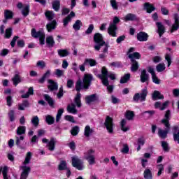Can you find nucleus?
Instances as JSON below:
<instances>
[{
    "mask_svg": "<svg viewBox=\"0 0 179 179\" xmlns=\"http://www.w3.org/2000/svg\"><path fill=\"white\" fill-rule=\"evenodd\" d=\"M157 169L158 170L157 176L158 177H160V176H162V173L164 171V166H163V164H159L157 166Z\"/></svg>",
    "mask_w": 179,
    "mask_h": 179,
    "instance_id": "nucleus-58",
    "label": "nucleus"
},
{
    "mask_svg": "<svg viewBox=\"0 0 179 179\" xmlns=\"http://www.w3.org/2000/svg\"><path fill=\"white\" fill-rule=\"evenodd\" d=\"M85 65H90V66H96L97 65V62L93 59H85Z\"/></svg>",
    "mask_w": 179,
    "mask_h": 179,
    "instance_id": "nucleus-37",
    "label": "nucleus"
},
{
    "mask_svg": "<svg viewBox=\"0 0 179 179\" xmlns=\"http://www.w3.org/2000/svg\"><path fill=\"white\" fill-rule=\"evenodd\" d=\"M58 170H59V171H62L64 170H68L66 161L62 160L60 162V164L58 166Z\"/></svg>",
    "mask_w": 179,
    "mask_h": 179,
    "instance_id": "nucleus-42",
    "label": "nucleus"
},
{
    "mask_svg": "<svg viewBox=\"0 0 179 179\" xmlns=\"http://www.w3.org/2000/svg\"><path fill=\"white\" fill-rule=\"evenodd\" d=\"M171 118V112L170 110H166L164 118L161 120V123L163 124L165 129H158V136L162 139H166L167 138V134L170 132L171 125L170 124V120Z\"/></svg>",
    "mask_w": 179,
    "mask_h": 179,
    "instance_id": "nucleus-1",
    "label": "nucleus"
},
{
    "mask_svg": "<svg viewBox=\"0 0 179 179\" xmlns=\"http://www.w3.org/2000/svg\"><path fill=\"white\" fill-rule=\"evenodd\" d=\"M148 72L151 74L152 82L155 83V85H160V79H159V78H157V76H156L155 69H153L152 66H149Z\"/></svg>",
    "mask_w": 179,
    "mask_h": 179,
    "instance_id": "nucleus-11",
    "label": "nucleus"
},
{
    "mask_svg": "<svg viewBox=\"0 0 179 179\" xmlns=\"http://www.w3.org/2000/svg\"><path fill=\"white\" fill-rule=\"evenodd\" d=\"M97 100H99L97 94H93L85 96V102L87 104H92V103H94V101H97Z\"/></svg>",
    "mask_w": 179,
    "mask_h": 179,
    "instance_id": "nucleus-14",
    "label": "nucleus"
},
{
    "mask_svg": "<svg viewBox=\"0 0 179 179\" xmlns=\"http://www.w3.org/2000/svg\"><path fill=\"white\" fill-rule=\"evenodd\" d=\"M20 169L22 170L20 179H27V177H29V173H30L31 170L30 166H22Z\"/></svg>",
    "mask_w": 179,
    "mask_h": 179,
    "instance_id": "nucleus-13",
    "label": "nucleus"
},
{
    "mask_svg": "<svg viewBox=\"0 0 179 179\" xmlns=\"http://www.w3.org/2000/svg\"><path fill=\"white\" fill-rule=\"evenodd\" d=\"M128 57L131 61H136L135 59H141V54L138 52H135L134 53H129Z\"/></svg>",
    "mask_w": 179,
    "mask_h": 179,
    "instance_id": "nucleus-36",
    "label": "nucleus"
},
{
    "mask_svg": "<svg viewBox=\"0 0 179 179\" xmlns=\"http://www.w3.org/2000/svg\"><path fill=\"white\" fill-rule=\"evenodd\" d=\"M31 123L32 124L33 127L37 128L40 124V119H38V116H34L31 120Z\"/></svg>",
    "mask_w": 179,
    "mask_h": 179,
    "instance_id": "nucleus-41",
    "label": "nucleus"
},
{
    "mask_svg": "<svg viewBox=\"0 0 179 179\" xmlns=\"http://www.w3.org/2000/svg\"><path fill=\"white\" fill-rule=\"evenodd\" d=\"M21 12L24 17H27V16H29V13H30V5H24Z\"/></svg>",
    "mask_w": 179,
    "mask_h": 179,
    "instance_id": "nucleus-31",
    "label": "nucleus"
},
{
    "mask_svg": "<svg viewBox=\"0 0 179 179\" xmlns=\"http://www.w3.org/2000/svg\"><path fill=\"white\" fill-rule=\"evenodd\" d=\"M72 166L77 169V170H83L85 166H83V162L82 159H79L78 156H74L71 157Z\"/></svg>",
    "mask_w": 179,
    "mask_h": 179,
    "instance_id": "nucleus-9",
    "label": "nucleus"
},
{
    "mask_svg": "<svg viewBox=\"0 0 179 179\" xmlns=\"http://www.w3.org/2000/svg\"><path fill=\"white\" fill-rule=\"evenodd\" d=\"M49 85H48V89L50 92H54V90H58V83H55L52 80H48Z\"/></svg>",
    "mask_w": 179,
    "mask_h": 179,
    "instance_id": "nucleus-20",
    "label": "nucleus"
},
{
    "mask_svg": "<svg viewBox=\"0 0 179 179\" xmlns=\"http://www.w3.org/2000/svg\"><path fill=\"white\" fill-rule=\"evenodd\" d=\"M36 66H38V68H41V69H44V68L47 66V64H45V62L41 60L37 62Z\"/></svg>",
    "mask_w": 179,
    "mask_h": 179,
    "instance_id": "nucleus-60",
    "label": "nucleus"
},
{
    "mask_svg": "<svg viewBox=\"0 0 179 179\" xmlns=\"http://www.w3.org/2000/svg\"><path fill=\"white\" fill-rule=\"evenodd\" d=\"M131 72H136V71L139 69V64L136 62V60L131 61Z\"/></svg>",
    "mask_w": 179,
    "mask_h": 179,
    "instance_id": "nucleus-38",
    "label": "nucleus"
},
{
    "mask_svg": "<svg viewBox=\"0 0 179 179\" xmlns=\"http://www.w3.org/2000/svg\"><path fill=\"white\" fill-rule=\"evenodd\" d=\"M58 99H62V97H64V87L61 86V87L59 89V92L57 94Z\"/></svg>",
    "mask_w": 179,
    "mask_h": 179,
    "instance_id": "nucleus-64",
    "label": "nucleus"
},
{
    "mask_svg": "<svg viewBox=\"0 0 179 179\" xmlns=\"http://www.w3.org/2000/svg\"><path fill=\"white\" fill-rule=\"evenodd\" d=\"M62 114H64V108L59 109L56 115V122H59V120H61Z\"/></svg>",
    "mask_w": 179,
    "mask_h": 179,
    "instance_id": "nucleus-57",
    "label": "nucleus"
},
{
    "mask_svg": "<svg viewBox=\"0 0 179 179\" xmlns=\"http://www.w3.org/2000/svg\"><path fill=\"white\" fill-rule=\"evenodd\" d=\"M152 100H162L164 99V96L160 93V92L155 90L152 94Z\"/></svg>",
    "mask_w": 179,
    "mask_h": 179,
    "instance_id": "nucleus-25",
    "label": "nucleus"
},
{
    "mask_svg": "<svg viewBox=\"0 0 179 179\" xmlns=\"http://www.w3.org/2000/svg\"><path fill=\"white\" fill-rule=\"evenodd\" d=\"M46 44L50 48H52V47L55 45V41H54V37H52V36L46 37Z\"/></svg>",
    "mask_w": 179,
    "mask_h": 179,
    "instance_id": "nucleus-30",
    "label": "nucleus"
},
{
    "mask_svg": "<svg viewBox=\"0 0 179 179\" xmlns=\"http://www.w3.org/2000/svg\"><path fill=\"white\" fill-rule=\"evenodd\" d=\"M80 97H82V94L78 92L75 98V103L77 106V107L80 108L82 107V103L80 102Z\"/></svg>",
    "mask_w": 179,
    "mask_h": 179,
    "instance_id": "nucleus-47",
    "label": "nucleus"
},
{
    "mask_svg": "<svg viewBox=\"0 0 179 179\" xmlns=\"http://www.w3.org/2000/svg\"><path fill=\"white\" fill-rule=\"evenodd\" d=\"M44 99L45 101H47L48 104L52 108H55V101L54 99H52L50 95L45 94L43 95Z\"/></svg>",
    "mask_w": 179,
    "mask_h": 179,
    "instance_id": "nucleus-17",
    "label": "nucleus"
},
{
    "mask_svg": "<svg viewBox=\"0 0 179 179\" xmlns=\"http://www.w3.org/2000/svg\"><path fill=\"white\" fill-rule=\"evenodd\" d=\"M64 73H65V71L64 70H61L59 69H57L55 71V75L57 78H61V77L64 76Z\"/></svg>",
    "mask_w": 179,
    "mask_h": 179,
    "instance_id": "nucleus-59",
    "label": "nucleus"
},
{
    "mask_svg": "<svg viewBox=\"0 0 179 179\" xmlns=\"http://www.w3.org/2000/svg\"><path fill=\"white\" fill-rule=\"evenodd\" d=\"M134 117H135V113H134V111L132 110H127L125 113V117L127 118V120H129V121L134 120Z\"/></svg>",
    "mask_w": 179,
    "mask_h": 179,
    "instance_id": "nucleus-44",
    "label": "nucleus"
},
{
    "mask_svg": "<svg viewBox=\"0 0 179 179\" xmlns=\"http://www.w3.org/2000/svg\"><path fill=\"white\" fill-rule=\"evenodd\" d=\"M50 76H51V70H47L43 76L38 80V83H44V82H45V79H48Z\"/></svg>",
    "mask_w": 179,
    "mask_h": 179,
    "instance_id": "nucleus-26",
    "label": "nucleus"
},
{
    "mask_svg": "<svg viewBox=\"0 0 179 179\" xmlns=\"http://www.w3.org/2000/svg\"><path fill=\"white\" fill-rule=\"evenodd\" d=\"M45 121L48 125H52V124L55 122V118L50 115H46Z\"/></svg>",
    "mask_w": 179,
    "mask_h": 179,
    "instance_id": "nucleus-51",
    "label": "nucleus"
},
{
    "mask_svg": "<svg viewBox=\"0 0 179 179\" xmlns=\"http://www.w3.org/2000/svg\"><path fill=\"white\" fill-rule=\"evenodd\" d=\"M129 79H131V74L127 73L123 77L121 78L120 83L122 84L127 83L128 80H129Z\"/></svg>",
    "mask_w": 179,
    "mask_h": 179,
    "instance_id": "nucleus-53",
    "label": "nucleus"
},
{
    "mask_svg": "<svg viewBox=\"0 0 179 179\" xmlns=\"http://www.w3.org/2000/svg\"><path fill=\"white\" fill-rule=\"evenodd\" d=\"M104 125L108 134L114 133V123L113 122V118L110 117V116H107L105 120Z\"/></svg>",
    "mask_w": 179,
    "mask_h": 179,
    "instance_id": "nucleus-10",
    "label": "nucleus"
},
{
    "mask_svg": "<svg viewBox=\"0 0 179 179\" xmlns=\"http://www.w3.org/2000/svg\"><path fill=\"white\" fill-rule=\"evenodd\" d=\"M93 82V76L92 74L85 73L82 80L79 79L76 83V90L80 92V90H87L92 85Z\"/></svg>",
    "mask_w": 179,
    "mask_h": 179,
    "instance_id": "nucleus-2",
    "label": "nucleus"
},
{
    "mask_svg": "<svg viewBox=\"0 0 179 179\" xmlns=\"http://www.w3.org/2000/svg\"><path fill=\"white\" fill-rule=\"evenodd\" d=\"M156 26L157 27V32L158 33L159 37H162L164 33H166V28L164 27V25L160 22H156Z\"/></svg>",
    "mask_w": 179,
    "mask_h": 179,
    "instance_id": "nucleus-15",
    "label": "nucleus"
},
{
    "mask_svg": "<svg viewBox=\"0 0 179 179\" xmlns=\"http://www.w3.org/2000/svg\"><path fill=\"white\" fill-rule=\"evenodd\" d=\"M0 171L2 172L3 179H9V177L8 176V172L9 171V168H8V166H6L3 167L0 166Z\"/></svg>",
    "mask_w": 179,
    "mask_h": 179,
    "instance_id": "nucleus-35",
    "label": "nucleus"
},
{
    "mask_svg": "<svg viewBox=\"0 0 179 179\" xmlns=\"http://www.w3.org/2000/svg\"><path fill=\"white\" fill-rule=\"evenodd\" d=\"M121 129L123 132H127V131H129V127H125L127 125V120L125 119L122 120L121 123Z\"/></svg>",
    "mask_w": 179,
    "mask_h": 179,
    "instance_id": "nucleus-52",
    "label": "nucleus"
},
{
    "mask_svg": "<svg viewBox=\"0 0 179 179\" xmlns=\"http://www.w3.org/2000/svg\"><path fill=\"white\" fill-rule=\"evenodd\" d=\"M57 143V140L55 138H51L50 141L48 142L47 147L48 150L53 152L55 150V144Z\"/></svg>",
    "mask_w": 179,
    "mask_h": 179,
    "instance_id": "nucleus-21",
    "label": "nucleus"
},
{
    "mask_svg": "<svg viewBox=\"0 0 179 179\" xmlns=\"http://www.w3.org/2000/svg\"><path fill=\"white\" fill-rule=\"evenodd\" d=\"M26 134V126H20L16 130L17 136H23Z\"/></svg>",
    "mask_w": 179,
    "mask_h": 179,
    "instance_id": "nucleus-33",
    "label": "nucleus"
},
{
    "mask_svg": "<svg viewBox=\"0 0 179 179\" xmlns=\"http://www.w3.org/2000/svg\"><path fill=\"white\" fill-rule=\"evenodd\" d=\"M126 22L136 20V15L135 14L129 13L124 17Z\"/></svg>",
    "mask_w": 179,
    "mask_h": 179,
    "instance_id": "nucleus-46",
    "label": "nucleus"
},
{
    "mask_svg": "<svg viewBox=\"0 0 179 179\" xmlns=\"http://www.w3.org/2000/svg\"><path fill=\"white\" fill-rule=\"evenodd\" d=\"M144 178H145V179H152V171H150V169H145L144 171Z\"/></svg>",
    "mask_w": 179,
    "mask_h": 179,
    "instance_id": "nucleus-54",
    "label": "nucleus"
},
{
    "mask_svg": "<svg viewBox=\"0 0 179 179\" xmlns=\"http://www.w3.org/2000/svg\"><path fill=\"white\" fill-rule=\"evenodd\" d=\"M162 146L164 152H169L170 150V148H169V143H167V142L162 141Z\"/></svg>",
    "mask_w": 179,
    "mask_h": 179,
    "instance_id": "nucleus-62",
    "label": "nucleus"
},
{
    "mask_svg": "<svg viewBox=\"0 0 179 179\" xmlns=\"http://www.w3.org/2000/svg\"><path fill=\"white\" fill-rule=\"evenodd\" d=\"M93 134H94V129L90 128V126L87 125L85 127L84 129V135L86 138H89L90 136H92V135H93Z\"/></svg>",
    "mask_w": 179,
    "mask_h": 179,
    "instance_id": "nucleus-22",
    "label": "nucleus"
},
{
    "mask_svg": "<svg viewBox=\"0 0 179 179\" xmlns=\"http://www.w3.org/2000/svg\"><path fill=\"white\" fill-rule=\"evenodd\" d=\"M144 10H146L147 13H152L154 10H156V8L153 6V4H150V3H145Z\"/></svg>",
    "mask_w": 179,
    "mask_h": 179,
    "instance_id": "nucleus-24",
    "label": "nucleus"
},
{
    "mask_svg": "<svg viewBox=\"0 0 179 179\" xmlns=\"http://www.w3.org/2000/svg\"><path fill=\"white\" fill-rule=\"evenodd\" d=\"M80 129H79L78 126L73 127L71 130V134L73 135V136H76L78 134H79V131Z\"/></svg>",
    "mask_w": 179,
    "mask_h": 179,
    "instance_id": "nucleus-55",
    "label": "nucleus"
},
{
    "mask_svg": "<svg viewBox=\"0 0 179 179\" xmlns=\"http://www.w3.org/2000/svg\"><path fill=\"white\" fill-rule=\"evenodd\" d=\"M57 53L58 55L62 57H68V55H69V52H68L67 50L59 49L57 50Z\"/></svg>",
    "mask_w": 179,
    "mask_h": 179,
    "instance_id": "nucleus-50",
    "label": "nucleus"
},
{
    "mask_svg": "<svg viewBox=\"0 0 179 179\" xmlns=\"http://www.w3.org/2000/svg\"><path fill=\"white\" fill-rule=\"evenodd\" d=\"M31 36L34 38H39L41 45L45 44V34L43 30L36 31V29H31Z\"/></svg>",
    "mask_w": 179,
    "mask_h": 179,
    "instance_id": "nucleus-5",
    "label": "nucleus"
},
{
    "mask_svg": "<svg viewBox=\"0 0 179 179\" xmlns=\"http://www.w3.org/2000/svg\"><path fill=\"white\" fill-rule=\"evenodd\" d=\"M82 26H83L82 21H80V20H78L73 24V29H74L76 31H78V30H80V27H82Z\"/></svg>",
    "mask_w": 179,
    "mask_h": 179,
    "instance_id": "nucleus-45",
    "label": "nucleus"
},
{
    "mask_svg": "<svg viewBox=\"0 0 179 179\" xmlns=\"http://www.w3.org/2000/svg\"><path fill=\"white\" fill-rule=\"evenodd\" d=\"M95 151L92 149L88 150L84 153V159L87 160L90 166L96 164V156H94Z\"/></svg>",
    "mask_w": 179,
    "mask_h": 179,
    "instance_id": "nucleus-6",
    "label": "nucleus"
},
{
    "mask_svg": "<svg viewBox=\"0 0 179 179\" xmlns=\"http://www.w3.org/2000/svg\"><path fill=\"white\" fill-rule=\"evenodd\" d=\"M11 36H12V28H8L6 29V34H5L6 38H10Z\"/></svg>",
    "mask_w": 179,
    "mask_h": 179,
    "instance_id": "nucleus-63",
    "label": "nucleus"
},
{
    "mask_svg": "<svg viewBox=\"0 0 179 179\" xmlns=\"http://www.w3.org/2000/svg\"><path fill=\"white\" fill-rule=\"evenodd\" d=\"M138 147H137V152L141 150V146H143L145 145V137L141 136L138 138L137 140Z\"/></svg>",
    "mask_w": 179,
    "mask_h": 179,
    "instance_id": "nucleus-40",
    "label": "nucleus"
},
{
    "mask_svg": "<svg viewBox=\"0 0 179 179\" xmlns=\"http://www.w3.org/2000/svg\"><path fill=\"white\" fill-rule=\"evenodd\" d=\"M110 5L114 10H118V3L115 0H110Z\"/></svg>",
    "mask_w": 179,
    "mask_h": 179,
    "instance_id": "nucleus-61",
    "label": "nucleus"
},
{
    "mask_svg": "<svg viewBox=\"0 0 179 179\" xmlns=\"http://www.w3.org/2000/svg\"><path fill=\"white\" fill-rule=\"evenodd\" d=\"M52 8L55 12H58L59 8H61V0H53L52 1Z\"/></svg>",
    "mask_w": 179,
    "mask_h": 179,
    "instance_id": "nucleus-28",
    "label": "nucleus"
},
{
    "mask_svg": "<svg viewBox=\"0 0 179 179\" xmlns=\"http://www.w3.org/2000/svg\"><path fill=\"white\" fill-rule=\"evenodd\" d=\"M31 156H33V154H31V152H28L27 153L25 159L23 162L24 166H27V164H30V160H31Z\"/></svg>",
    "mask_w": 179,
    "mask_h": 179,
    "instance_id": "nucleus-43",
    "label": "nucleus"
},
{
    "mask_svg": "<svg viewBox=\"0 0 179 179\" xmlns=\"http://www.w3.org/2000/svg\"><path fill=\"white\" fill-rule=\"evenodd\" d=\"M5 20H3V23H6L7 20L13 17V13L9 10H5L4 11Z\"/></svg>",
    "mask_w": 179,
    "mask_h": 179,
    "instance_id": "nucleus-32",
    "label": "nucleus"
},
{
    "mask_svg": "<svg viewBox=\"0 0 179 179\" xmlns=\"http://www.w3.org/2000/svg\"><path fill=\"white\" fill-rule=\"evenodd\" d=\"M34 94V90L33 89V87H30L28 89V91L26 94H24L21 96L22 99H29L30 96H33Z\"/></svg>",
    "mask_w": 179,
    "mask_h": 179,
    "instance_id": "nucleus-34",
    "label": "nucleus"
},
{
    "mask_svg": "<svg viewBox=\"0 0 179 179\" xmlns=\"http://www.w3.org/2000/svg\"><path fill=\"white\" fill-rule=\"evenodd\" d=\"M94 41L95 45H94V48L95 51H100V48L101 47H104L103 49V54H107L108 52V46L104 39L103 38V35L100 33H96L94 35Z\"/></svg>",
    "mask_w": 179,
    "mask_h": 179,
    "instance_id": "nucleus-3",
    "label": "nucleus"
},
{
    "mask_svg": "<svg viewBox=\"0 0 179 179\" xmlns=\"http://www.w3.org/2000/svg\"><path fill=\"white\" fill-rule=\"evenodd\" d=\"M24 141V136H15V145L20 149L24 150L26 147L23 145V141Z\"/></svg>",
    "mask_w": 179,
    "mask_h": 179,
    "instance_id": "nucleus-12",
    "label": "nucleus"
},
{
    "mask_svg": "<svg viewBox=\"0 0 179 179\" xmlns=\"http://www.w3.org/2000/svg\"><path fill=\"white\" fill-rule=\"evenodd\" d=\"M13 83L15 86H17L22 80H20V76L19 74H15V76L12 78Z\"/></svg>",
    "mask_w": 179,
    "mask_h": 179,
    "instance_id": "nucleus-49",
    "label": "nucleus"
},
{
    "mask_svg": "<svg viewBox=\"0 0 179 179\" xmlns=\"http://www.w3.org/2000/svg\"><path fill=\"white\" fill-rule=\"evenodd\" d=\"M29 101H23L22 103L18 105V110H24V109L29 107Z\"/></svg>",
    "mask_w": 179,
    "mask_h": 179,
    "instance_id": "nucleus-48",
    "label": "nucleus"
},
{
    "mask_svg": "<svg viewBox=\"0 0 179 179\" xmlns=\"http://www.w3.org/2000/svg\"><path fill=\"white\" fill-rule=\"evenodd\" d=\"M66 110L68 113H70V114H78V110H76V106H75V103L68 105Z\"/></svg>",
    "mask_w": 179,
    "mask_h": 179,
    "instance_id": "nucleus-29",
    "label": "nucleus"
},
{
    "mask_svg": "<svg viewBox=\"0 0 179 179\" xmlns=\"http://www.w3.org/2000/svg\"><path fill=\"white\" fill-rule=\"evenodd\" d=\"M57 27V21L53 20L51 22H49L46 25L47 30L49 33H51L52 30H55V28Z\"/></svg>",
    "mask_w": 179,
    "mask_h": 179,
    "instance_id": "nucleus-27",
    "label": "nucleus"
},
{
    "mask_svg": "<svg viewBox=\"0 0 179 179\" xmlns=\"http://www.w3.org/2000/svg\"><path fill=\"white\" fill-rule=\"evenodd\" d=\"M108 70L106 67H102L101 69V74H98L97 77L101 79L102 82V85L103 86H107L108 85Z\"/></svg>",
    "mask_w": 179,
    "mask_h": 179,
    "instance_id": "nucleus-7",
    "label": "nucleus"
},
{
    "mask_svg": "<svg viewBox=\"0 0 179 179\" xmlns=\"http://www.w3.org/2000/svg\"><path fill=\"white\" fill-rule=\"evenodd\" d=\"M173 141L179 143V127L178 126H173L172 127Z\"/></svg>",
    "mask_w": 179,
    "mask_h": 179,
    "instance_id": "nucleus-19",
    "label": "nucleus"
},
{
    "mask_svg": "<svg viewBox=\"0 0 179 179\" xmlns=\"http://www.w3.org/2000/svg\"><path fill=\"white\" fill-rule=\"evenodd\" d=\"M146 96H148V89L145 88L142 90L141 93H136L133 97L134 101L138 103V101H145Z\"/></svg>",
    "mask_w": 179,
    "mask_h": 179,
    "instance_id": "nucleus-8",
    "label": "nucleus"
},
{
    "mask_svg": "<svg viewBox=\"0 0 179 179\" xmlns=\"http://www.w3.org/2000/svg\"><path fill=\"white\" fill-rule=\"evenodd\" d=\"M173 17H174V20H175V23L173 24L172 28L171 29V33H173V31H176L177 30H178V27H179V17H178V13H175L173 15Z\"/></svg>",
    "mask_w": 179,
    "mask_h": 179,
    "instance_id": "nucleus-16",
    "label": "nucleus"
},
{
    "mask_svg": "<svg viewBox=\"0 0 179 179\" xmlns=\"http://www.w3.org/2000/svg\"><path fill=\"white\" fill-rule=\"evenodd\" d=\"M120 23V18L117 17H115L113 19V22L110 23L109 27L108 28V33L109 36L112 37H117V24Z\"/></svg>",
    "mask_w": 179,
    "mask_h": 179,
    "instance_id": "nucleus-4",
    "label": "nucleus"
},
{
    "mask_svg": "<svg viewBox=\"0 0 179 179\" xmlns=\"http://www.w3.org/2000/svg\"><path fill=\"white\" fill-rule=\"evenodd\" d=\"M157 72H163L166 69V64L164 63H160L156 66Z\"/></svg>",
    "mask_w": 179,
    "mask_h": 179,
    "instance_id": "nucleus-56",
    "label": "nucleus"
},
{
    "mask_svg": "<svg viewBox=\"0 0 179 179\" xmlns=\"http://www.w3.org/2000/svg\"><path fill=\"white\" fill-rule=\"evenodd\" d=\"M140 79L141 83H145V82H149V74L146 73V71L145 69L141 71Z\"/></svg>",
    "mask_w": 179,
    "mask_h": 179,
    "instance_id": "nucleus-23",
    "label": "nucleus"
},
{
    "mask_svg": "<svg viewBox=\"0 0 179 179\" xmlns=\"http://www.w3.org/2000/svg\"><path fill=\"white\" fill-rule=\"evenodd\" d=\"M148 38H149V35L146 32L140 31L137 34V40L138 41H148Z\"/></svg>",
    "mask_w": 179,
    "mask_h": 179,
    "instance_id": "nucleus-18",
    "label": "nucleus"
},
{
    "mask_svg": "<svg viewBox=\"0 0 179 179\" xmlns=\"http://www.w3.org/2000/svg\"><path fill=\"white\" fill-rule=\"evenodd\" d=\"M45 16L48 19V20H52L54 17H55V13L52 10H48L45 13Z\"/></svg>",
    "mask_w": 179,
    "mask_h": 179,
    "instance_id": "nucleus-39",
    "label": "nucleus"
}]
</instances>
